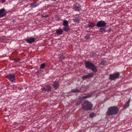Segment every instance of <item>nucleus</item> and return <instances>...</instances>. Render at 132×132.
<instances>
[{"label": "nucleus", "instance_id": "f257e3e1", "mask_svg": "<svg viewBox=\"0 0 132 132\" xmlns=\"http://www.w3.org/2000/svg\"><path fill=\"white\" fill-rule=\"evenodd\" d=\"M81 106L82 109L85 111L91 110L93 107V105L91 102L88 100L84 101L81 104Z\"/></svg>", "mask_w": 132, "mask_h": 132}, {"label": "nucleus", "instance_id": "f03ea898", "mask_svg": "<svg viewBox=\"0 0 132 132\" xmlns=\"http://www.w3.org/2000/svg\"><path fill=\"white\" fill-rule=\"evenodd\" d=\"M118 111V109L116 106L111 107L108 109L107 114L108 116H111L117 114Z\"/></svg>", "mask_w": 132, "mask_h": 132}, {"label": "nucleus", "instance_id": "7ed1b4c3", "mask_svg": "<svg viewBox=\"0 0 132 132\" xmlns=\"http://www.w3.org/2000/svg\"><path fill=\"white\" fill-rule=\"evenodd\" d=\"M86 67L92 70L93 71L96 72L97 71L96 67L92 63L88 61H86L85 62Z\"/></svg>", "mask_w": 132, "mask_h": 132}, {"label": "nucleus", "instance_id": "20e7f679", "mask_svg": "<svg viewBox=\"0 0 132 132\" xmlns=\"http://www.w3.org/2000/svg\"><path fill=\"white\" fill-rule=\"evenodd\" d=\"M119 76L120 74L118 72L116 73H115L110 74L109 75V79L112 80H114L119 77Z\"/></svg>", "mask_w": 132, "mask_h": 132}, {"label": "nucleus", "instance_id": "39448f33", "mask_svg": "<svg viewBox=\"0 0 132 132\" xmlns=\"http://www.w3.org/2000/svg\"><path fill=\"white\" fill-rule=\"evenodd\" d=\"M106 25V23L103 21H99L97 23L96 26L98 27H104Z\"/></svg>", "mask_w": 132, "mask_h": 132}, {"label": "nucleus", "instance_id": "423d86ee", "mask_svg": "<svg viewBox=\"0 0 132 132\" xmlns=\"http://www.w3.org/2000/svg\"><path fill=\"white\" fill-rule=\"evenodd\" d=\"M25 40L27 43L31 44L34 42L35 40V39L32 37H31L28 38H26Z\"/></svg>", "mask_w": 132, "mask_h": 132}, {"label": "nucleus", "instance_id": "0eeeda50", "mask_svg": "<svg viewBox=\"0 0 132 132\" xmlns=\"http://www.w3.org/2000/svg\"><path fill=\"white\" fill-rule=\"evenodd\" d=\"M6 78L9 79L12 82L14 81L15 77L14 75L13 74H9L6 76Z\"/></svg>", "mask_w": 132, "mask_h": 132}, {"label": "nucleus", "instance_id": "6e6552de", "mask_svg": "<svg viewBox=\"0 0 132 132\" xmlns=\"http://www.w3.org/2000/svg\"><path fill=\"white\" fill-rule=\"evenodd\" d=\"M6 11L3 8L0 10V18L3 17L6 15Z\"/></svg>", "mask_w": 132, "mask_h": 132}, {"label": "nucleus", "instance_id": "1a4fd4ad", "mask_svg": "<svg viewBox=\"0 0 132 132\" xmlns=\"http://www.w3.org/2000/svg\"><path fill=\"white\" fill-rule=\"evenodd\" d=\"M94 75V74L93 73H89L87 75L83 76L82 77V78L83 80H84L93 77Z\"/></svg>", "mask_w": 132, "mask_h": 132}, {"label": "nucleus", "instance_id": "9d476101", "mask_svg": "<svg viewBox=\"0 0 132 132\" xmlns=\"http://www.w3.org/2000/svg\"><path fill=\"white\" fill-rule=\"evenodd\" d=\"M39 5V4L36 2H34L31 3L30 4V7L31 8L36 7Z\"/></svg>", "mask_w": 132, "mask_h": 132}, {"label": "nucleus", "instance_id": "9b49d317", "mask_svg": "<svg viewBox=\"0 0 132 132\" xmlns=\"http://www.w3.org/2000/svg\"><path fill=\"white\" fill-rule=\"evenodd\" d=\"M53 86L54 88L55 89H57L59 86V82L57 81H55L54 82Z\"/></svg>", "mask_w": 132, "mask_h": 132}, {"label": "nucleus", "instance_id": "f8f14e48", "mask_svg": "<svg viewBox=\"0 0 132 132\" xmlns=\"http://www.w3.org/2000/svg\"><path fill=\"white\" fill-rule=\"evenodd\" d=\"M56 33L59 35H62L63 32V30L61 29H59L56 30Z\"/></svg>", "mask_w": 132, "mask_h": 132}, {"label": "nucleus", "instance_id": "ddd939ff", "mask_svg": "<svg viewBox=\"0 0 132 132\" xmlns=\"http://www.w3.org/2000/svg\"><path fill=\"white\" fill-rule=\"evenodd\" d=\"M73 20L74 21L76 22L79 23L80 20V19L79 17H75Z\"/></svg>", "mask_w": 132, "mask_h": 132}, {"label": "nucleus", "instance_id": "4468645a", "mask_svg": "<svg viewBox=\"0 0 132 132\" xmlns=\"http://www.w3.org/2000/svg\"><path fill=\"white\" fill-rule=\"evenodd\" d=\"M92 94H89L86 96H83L81 97V99H86L87 98L90 97L92 96Z\"/></svg>", "mask_w": 132, "mask_h": 132}, {"label": "nucleus", "instance_id": "2eb2a0df", "mask_svg": "<svg viewBox=\"0 0 132 132\" xmlns=\"http://www.w3.org/2000/svg\"><path fill=\"white\" fill-rule=\"evenodd\" d=\"M95 26L94 23L93 22H90L88 25V27H93Z\"/></svg>", "mask_w": 132, "mask_h": 132}, {"label": "nucleus", "instance_id": "dca6fc26", "mask_svg": "<svg viewBox=\"0 0 132 132\" xmlns=\"http://www.w3.org/2000/svg\"><path fill=\"white\" fill-rule=\"evenodd\" d=\"M68 25V22L67 21L65 20L63 22V25L67 27Z\"/></svg>", "mask_w": 132, "mask_h": 132}, {"label": "nucleus", "instance_id": "f3484780", "mask_svg": "<svg viewBox=\"0 0 132 132\" xmlns=\"http://www.w3.org/2000/svg\"><path fill=\"white\" fill-rule=\"evenodd\" d=\"M108 31H106L105 29L103 28H101L99 29V31L100 32H106Z\"/></svg>", "mask_w": 132, "mask_h": 132}, {"label": "nucleus", "instance_id": "a211bd4d", "mask_svg": "<svg viewBox=\"0 0 132 132\" xmlns=\"http://www.w3.org/2000/svg\"><path fill=\"white\" fill-rule=\"evenodd\" d=\"M80 90L76 89H73L71 90V92L73 93H79L80 92Z\"/></svg>", "mask_w": 132, "mask_h": 132}, {"label": "nucleus", "instance_id": "6ab92c4d", "mask_svg": "<svg viewBox=\"0 0 132 132\" xmlns=\"http://www.w3.org/2000/svg\"><path fill=\"white\" fill-rule=\"evenodd\" d=\"M47 92L51 91V88L49 86H45Z\"/></svg>", "mask_w": 132, "mask_h": 132}, {"label": "nucleus", "instance_id": "aec40b11", "mask_svg": "<svg viewBox=\"0 0 132 132\" xmlns=\"http://www.w3.org/2000/svg\"><path fill=\"white\" fill-rule=\"evenodd\" d=\"M129 105V103L126 102L125 104L124 105L123 107V109H126L128 107Z\"/></svg>", "mask_w": 132, "mask_h": 132}, {"label": "nucleus", "instance_id": "412c9836", "mask_svg": "<svg viewBox=\"0 0 132 132\" xmlns=\"http://www.w3.org/2000/svg\"><path fill=\"white\" fill-rule=\"evenodd\" d=\"M75 7H74V9L75 10L79 11L80 10V7L79 6H75Z\"/></svg>", "mask_w": 132, "mask_h": 132}, {"label": "nucleus", "instance_id": "4be33fe9", "mask_svg": "<svg viewBox=\"0 0 132 132\" xmlns=\"http://www.w3.org/2000/svg\"><path fill=\"white\" fill-rule=\"evenodd\" d=\"M90 38L89 34H87L84 37V38L86 40L89 39Z\"/></svg>", "mask_w": 132, "mask_h": 132}, {"label": "nucleus", "instance_id": "5701e85b", "mask_svg": "<svg viewBox=\"0 0 132 132\" xmlns=\"http://www.w3.org/2000/svg\"><path fill=\"white\" fill-rule=\"evenodd\" d=\"M45 63H43L41 65L40 67V69H43L45 68Z\"/></svg>", "mask_w": 132, "mask_h": 132}, {"label": "nucleus", "instance_id": "b1692460", "mask_svg": "<svg viewBox=\"0 0 132 132\" xmlns=\"http://www.w3.org/2000/svg\"><path fill=\"white\" fill-rule=\"evenodd\" d=\"M64 30L65 31L67 32L69 30V29L68 27H66L65 26V27H64Z\"/></svg>", "mask_w": 132, "mask_h": 132}, {"label": "nucleus", "instance_id": "393cba45", "mask_svg": "<svg viewBox=\"0 0 132 132\" xmlns=\"http://www.w3.org/2000/svg\"><path fill=\"white\" fill-rule=\"evenodd\" d=\"M81 102V100H80L79 101H77L76 103V104L77 105H78Z\"/></svg>", "mask_w": 132, "mask_h": 132}, {"label": "nucleus", "instance_id": "a878e982", "mask_svg": "<svg viewBox=\"0 0 132 132\" xmlns=\"http://www.w3.org/2000/svg\"><path fill=\"white\" fill-rule=\"evenodd\" d=\"M94 114L93 113H91L90 114L89 116L90 117L92 118L94 116Z\"/></svg>", "mask_w": 132, "mask_h": 132}, {"label": "nucleus", "instance_id": "bb28decb", "mask_svg": "<svg viewBox=\"0 0 132 132\" xmlns=\"http://www.w3.org/2000/svg\"><path fill=\"white\" fill-rule=\"evenodd\" d=\"M41 89L44 92H47V89H46V87L45 86V87Z\"/></svg>", "mask_w": 132, "mask_h": 132}, {"label": "nucleus", "instance_id": "cd10ccee", "mask_svg": "<svg viewBox=\"0 0 132 132\" xmlns=\"http://www.w3.org/2000/svg\"><path fill=\"white\" fill-rule=\"evenodd\" d=\"M65 58V57L63 56H60V59L61 60H63Z\"/></svg>", "mask_w": 132, "mask_h": 132}, {"label": "nucleus", "instance_id": "c85d7f7f", "mask_svg": "<svg viewBox=\"0 0 132 132\" xmlns=\"http://www.w3.org/2000/svg\"><path fill=\"white\" fill-rule=\"evenodd\" d=\"M130 101H131V99H130V98H129L128 101H127V102L129 103Z\"/></svg>", "mask_w": 132, "mask_h": 132}, {"label": "nucleus", "instance_id": "c756f323", "mask_svg": "<svg viewBox=\"0 0 132 132\" xmlns=\"http://www.w3.org/2000/svg\"><path fill=\"white\" fill-rule=\"evenodd\" d=\"M6 0H2V3H4L5 2Z\"/></svg>", "mask_w": 132, "mask_h": 132}, {"label": "nucleus", "instance_id": "7c9ffc66", "mask_svg": "<svg viewBox=\"0 0 132 132\" xmlns=\"http://www.w3.org/2000/svg\"><path fill=\"white\" fill-rule=\"evenodd\" d=\"M48 16V15H46L45 16V17H47Z\"/></svg>", "mask_w": 132, "mask_h": 132}, {"label": "nucleus", "instance_id": "2f4dec72", "mask_svg": "<svg viewBox=\"0 0 132 132\" xmlns=\"http://www.w3.org/2000/svg\"><path fill=\"white\" fill-rule=\"evenodd\" d=\"M52 1H56V0H51Z\"/></svg>", "mask_w": 132, "mask_h": 132}, {"label": "nucleus", "instance_id": "473e14b6", "mask_svg": "<svg viewBox=\"0 0 132 132\" xmlns=\"http://www.w3.org/2000/svg\"><path fill=\"white\" fill-rule=\"evenodd\" d=\"M110 29H109V30H110L109 31H110Z\"/></svg>", "mask_w": 132, "mask_h": 132}]
</instances>
